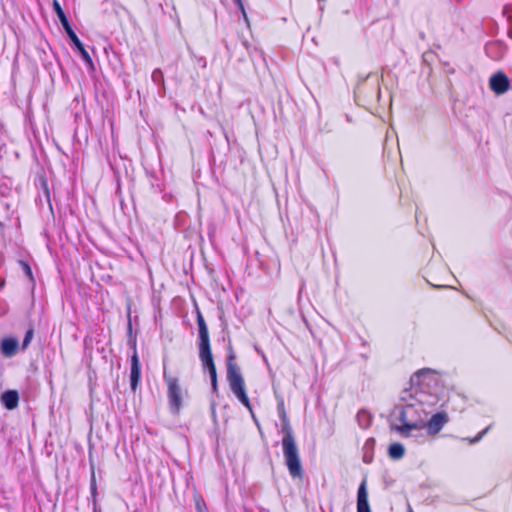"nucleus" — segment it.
Instances as JSON below:
<instances>
[{
  "label": "nucleus",
  "instance_id": "nucleus-9",
  "mask_svg": "<svg viewBox=\"0 0 512 512\" xmlns=\"http://www.w3.org/2000/svg\"><path fill=\"white\" fill-rule=\"evenodd\" d=\"M357 512H372L368 500L367 480L363 479L357 491Z\"/></svg>",
  "mask_w": 512,
  "mask_h": 512
},
{
  "label": "nucleus",
  "instance_id": "nucleus-14",
  "mask_svg": "<svg viewBox=\"0 0 512 512\" xmlns=\"http://www.w3.org/2000/svg\"><path fill=\"white\" fill-rule=\"evenodd\" d=\"M32 338H33V330L30 329V330H28L26 332L25 337L23 339V342H22V348L23 349H26L28 347V345L30 344Z\"/></svg>",
  "mask_w": 512,
  "mask_h": 512
},
{
  "label": "nucleus",
  "instance_id": "nucleus-10",
  "mask_svg": "<svg viewBox=\"0 0 512 512\" xmlns=\"http://www.w3.org/2000/svg\"><path fill=\"white\" fill-rule=\"evenodd\" d=\"M2 404L9 410H13L18 406L19 394L16 390H8L1 396Z\"/></svg>",
  "mask_w": 512,
  "mask_h": 512
},
{
  "label": "nucleus",
  "instance_id": "nucleus-7",
  "mask_svg": "<svg viewBox=\"0 0 512 512\" xmlns=\"http://www.w3.org/2000/svg\"><path fill=\"white\" fill-rule=\"evenodd\" d=\"M510 79L501 70L491 75L489 79V88L497 95H501L510 90Z\"/></svg>",
  "mask_w": 512,
  "mask_h": 512
},
{
  "label": "nucleus",
  "instance_id": "nucleus-2",
  "mask_svg": "<svg viewBox=\"0 0 512 512\" xmlns=\"http://www.w3.org/2000/svg\"><path fill=\"white\" fill-rule=\"evenodd\" d=\"M196 322L198 327L199 358L203 368L209 372L212 389L215 392L217 390V371L211 351L209 330L198 306H196Z\"/></svg>",
  "mask_w": 512,
  "mask_h": 512
},
{
  "label": "nucleus",
  "instance_id": "nucleus-18",
  "mask_svg": "<svg viewBox=\"0 0 512 512\" xmlns=\"http://www.w3.org/2000/svg\"><path fill=\"white\" fill-rule=\"evenodd\" d=\"M485 433V430L483 432H481L475 439L471 440L472 443L476 442L477 440H479L482 435Z\"/></svg>",
  "mask_w": 512,
  "mask_h": 512
},
{
  "label": "nucleus",
  "instance_id": "nucleus-20",
  "mask_svg": "<svg viewBox=\"0 0 512 512\" xmlns=\"http://www.w3.org/2000/svg\"><path fill=\"white\" fill-rule=\"evenodd\" d=\"M157 75H158V70H155V71L153 72V74H152V77H153V79H154V80H156Z\"/></svg>",
  "mask_w": 512,
  "mask_h": 512
},
{
  "label": "nucleus",
  "instance_id": "nucleus-16",
  "mask_svg": "<svg viewBox=\"0 0 512 512\" xmlns=\"http://www.w3.org/2000/svg\"><path fill=\"white\" fill-rule=\"evenodd\" d=\"M235 2L238 5V7L240 8V10L242 11L244 17H246L245 8H244V5H243L242 1L241 0H235Z\"/></svg>",
  "mask_w": 512,
  "mask_h": 512
},
{
  "label": "nucleus",
  "instance_id": "nucleus-19",
  "mask_svg": "<svg viewBox=\"0 0 512 512\" xmlns=\"http://www.w3.org/2000/svg\"><path fill=\"white\" fill-rule=\"evenodd\" d=\"M25 272H26L29 276H31V274H32L31 269H30V267H29L27 264H25Z\"/></svg>",
  "mask_w": 512,
  "mask_h": 512
},
{
  "label": "nucleus",
  "instance_id": "nucleus-17",
  "mask_svg": "<svg viewBox=\"0 0 512 512\" xmlns=\"http://www.w3.org/2000/svg\"><path fill=\"white\" fill-rule=\"evenodd\" d=\"M91 488L93 491H95V489H96L94 473L92 474Z\"/></svg>",
  "mask_w": 512,
  "mask_h": 512
},
{
  "label": "nucleus",
  "instance_id": "nucleus-12",
  "mask_svg": "<svg viewBox=\"0 0 512 512\" xmlns=\"http://www.w3.org/2000/svg\"><path fill=\"white\" fill-rule=\"evenodd\" d=\"M18 348V341L14 338H6L1 342V352L6 357L13 356Z\"/></svg>",
  "mask_w": 512,
  "mask_h": 512
},
{
  "label": "nucleus",
  "instance_id": "nucleus-6",
  "mask_svg": "<svg viewBox=\"0 0 512 512\" xmlns=\"http://www.w3.org/2000/svg\"><path fill=\"white\" fill-rule=\"evenodd\" d=\"M52 4H53L54 11H55L57 17L59 18V21L61 22L65 32L68 35V37L70 38V40L72 41V43L74 44V46L76 47L78 52L80 53L83 61L89 67H93V61H92L89 53L86 51V49L84 48L82 42L79 40L78 36L76 35V33L71 28V26L69 24V21H68L66 15H65V13H64L60 3L57 0H53Z\"/></svg>",
  "mask_w": 512,
  "mask_h": 512
},
{
  "label": "nucleus",
  "instance_id": "nucleus-1",
  "mask_svg": "<svg viewBox=\"0 0 512 512\" xmlns=\"http://www.w3.org/2000/svg\"><path fill=\"white\" fill-rule=\"evenodd\" d=\"M277 412L281 420L280 432L283 434L281 444L285 464L287 466L290 476L293 479H302L304 472L301 464L299 449L296 444L294 431L290 423L289 417L287 415L283 400L278 402Z\"/></svg>",
  "mask_w": 512,
  "mask_h": 512
},
{
  "label": "nucleus",
  "instance_id": "nucleus-5",
  "mask_svg": "<svg viewBox=\"0 0 512 512\" xmlns=\"http://www.w3.org/2000/svg\"><path fill=\"white\" fill-rule=\"evenodd\" d=\"M449 422V416L445 411L437 412L422 426L418 423H404L397 427V431L407 437L411 430L420 429L426 427L430 435H437L444 426Z\"/></svg>",
  "mask_w": 512,
  "mask_h": 512
},
{
  "label": "nucleus",
  "instance_id": "nucleus-11",
  "mask_svg": "<svg viewBox=\"0 0 512 512\" xmlns=\"http://www.w3.org/2000/svg\"><path fill=\"white\" fill-rule=\"evenodd\" d=\"M139 377H140V365H139L137 353L134 352V354L131 358V373H130L131 388L133 390L136 389Z\"/></svg>",
  "mask_w": 512,
  "mask_h": 512
},
{
  "label": "nucleus",
  "instance_id": "nucleus-13",
  "mask_svg": "<svg viewBox=\"0 0 512 512\" xmlns=\"http://www.w3.org/2000/svg\"><path fill=\"white\" fill-rule=\"evenodd\" d=\"M388 454L392 459H400L405 454V449L400 443H393L389 446Z\"/></svg>",
  "mask_w": 512,
  "mask_h": 512
},
{
  "label": "nucleus",
  "instance_id": "nucleus-21",
  "mask_svg": "<svg viewBox=\"0 0 512 512\" xmlns=\"http://www.w3.org/2000/svg\"><path fill=\"white\" fill-rule=\"evenodd\" d=\"M408 512H413V510L411 508H409V511Z\"/></svg>",
  "mask_w": 512,
  "mask_h": 512
},
{
  "label": "nucleus",
  "instance_id": "nucleus-15",
  "mask_svg": "<svg viewBox=\"0 0 512 512\" xmlns=\"http://www.w3.org/2000/svg\"><path fill=\"white\" fill-rule=\"evenodd\" d=\"M128 335H129V342L134 347L135 346V339L132 337V324H131L130 311L128 312Z\"/></svg>",
  "mask_w": 512,
  "mask_h": 512
},
{
  "label": "nucleus",
  "instance_id": "nucleus-8",
  "mask_svg": "<svg viewBox=\"0 0 512 512\" xmlns=\"http://www.w3.org/2000/svg\"><path fill=\"white\" fill-rule=\"evenodd\" d=\"M437 374L434 370L423 368L415 372L411 377V383L419 386L421 389L428 386L432 380H437Z\"/></svg>",
  "mask_w": 512,
  "mask_h": 512
},
{
  "label": "nucleus",
  "instance_id": "nucleus-3",
  "mask_svg": "<svg viewBox=\"0 0 512 512\" xmlns=\"http://www.w3.org/2000/svg\"><path fill=\"white\" fill-rule=\"evenodd\" d=\"M226 367H227V380H228L231 391L234 393V395L237 397V399L253 415V408H252L249 397L245 390V382L241 375L240 368L236 363V355L231 346L228 347Z\"/></svg>",
  "mask_w": 512,
  "mask_h": 512
},
{
  "label": "nucleus",
  "instance_id": "nucleus-4",
  "mask_svg": "<svg viewBox=\"0 0 512 512\" xmlns=\"http://www.w3.org/2000/svg\"><path fill=\"white\" fill-rule=\"evenodd\" d=\"M164 379L167 386L169 408L174 414H178L183 406L187 391L182 387L177 376L165 372Z\"/></svg>",
  "mask_w": 512,
  "mask_h": 512
}]
</instances>
